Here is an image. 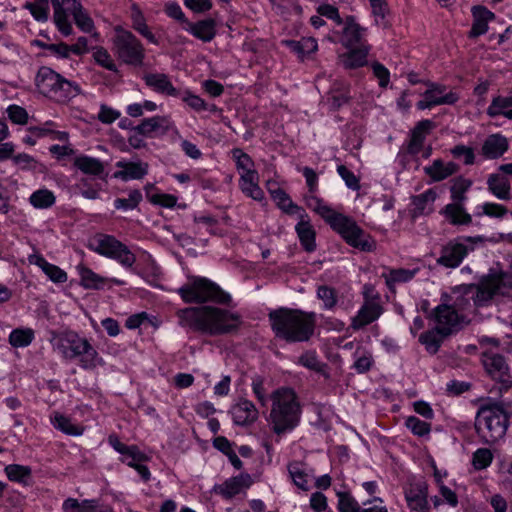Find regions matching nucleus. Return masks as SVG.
Here are the masks:
<instances>
[{
	"label": "nucleus",
	"instance_id": "680f3d73",
	"mask_svg": "<svg viewBox=\"0 0 512 512\" xmlns=\"http://www.w3.org/2000/svg\"><path fill=\"white\" fill-rule=\"evenodd\" d=\"M493 456L489 449L480 448L473 455V465L476 469H484L490 465Z\"/></svg>",
	"mask_w": 512,
	"mask_h": 512
},
{
	"label": "nucleus",
	"instance_id": "3c124183",
	"mask_svg": "<svg viewBox=\"0 0 512 512\" xmlns=\"http://www.w3.org/2000/svg\"><path fill=\"white\" fill-rule=\"evenodd\" d=\"M73 14L74 21L76 25L86 33H89L93 30L94 24L93 20L90 18V16L83 10L82 5L76 6L75 9H72L70 11Z\"/></svg>",
	"mask_w": 512,
	"mask_h": 512
},
{
	"label": "nucleus",
	"instance_id": "e2e57ef3",
	"mask_svg": "<svg viewBox=\"0 0 512 512\" xmlns=\"http://www.w3.org/2000/svg\"><path fill=\"white\" fill-rule=\"evenodd\" d=\"M452 155L457 159H463L464 164L471 165L474 163V151L465 145H457L451 150Z\"/></svg>",
	"mask_w": 512,
	"mask_h": 512
},
{
	"label": "nucleus",
	"instance_id": "7c9ffc66",
	"mask_svg": "<svg viewBox=\"0 0 512 512\" xmlns=\"http://www.w3.org/2000/svg\"><path fill=\"white\" fill-rule=\"evenodd\" d=\"M443 214L452 225H469L472 222V217L466 212L463 203L447 204Z\"/></svg>",
	"mask_w": 512,
	"mask_h": 512
},
{
	"label": "nucleus",
	"instance_id": "c9c22d12",
	"mask_svg": "<svg viewBox=\"0 0 512 512\" xmlns=\"http://www.w3.org/2000/svg\"><path fill=\"white\" fill-rule=\"evenodd\" d=\"M446 336H442L441 332L438 331V327L423 332L419 336V342L425 346V349L430 354H436Z\"/></svg>",
	"mask_w": 512,
	"mask_h": 512
},
{
	"label": "nucleus",
	"instance_id": "69168bd1",
	"mask_svg": "<svg viewBox=\"0 0 512 512\" xmlns=\"http://www.w3.org/2000/svg\"><path fill=\"white\" fill-rule=\"evenodd\" d=\"M372 71L374 76L379 80V85L383 88L387 87L390 80L389 70L379 62L372 64Z\"/></svg>",
	"mask_w": 512,
	"mask_h": 512
},
{
	"label": "nucleus",
	"instance_id": "aec40b11",
	"mask_svg": "<svg viewBox=\"0 0 512 512\" xmlns=\"http://www.w3.org/2000/svg\"><path fill=\"white\" fill-rule=\"evenodd\" d=\"M75 359L78 360L79 366L85 370H92L97 366L104 364L103 359L88 339L74 354H72V361Z\"/></svg>",
	"mask_w": 512,
	"mask_h": 512
},
{
	"label": "nucleus",
	"instance_id": "6e6d98bb",
	"mask_svg": "<svg viewBox=\"0 0 512 512\" xmlns=\"http://www.w3.org/2000/svg\"><path fill=\"white\" fill-rule=\"evenodd\" d=\"M405 425L414 435L419 437L426 436L431 431V425L429 423L415 416H409L405 421Z\"/></svg>",
	"mask_w": 512,
	"mask_h": 512
},
{
	"label": "nucleus",
	"instance_id": "4468645a",
	"mask_svg": "<svg viewBox=\"0 0 512 512\" xmlns=\"http://www.w3.org/2000/svg\"><path fill=\"white\" fill-rule=\"evenodd\" d=\"M133 130L139 135L149 138L163 136L170 130H174V132L179 135L178 130L174 126V122L169 116L158 115L146 118L142 120L140 124L133 127Z\"/></svg>",
	"mask_w": 512,
	"mask_h": 512
},
{
	"label": "nucleus",
	"instance_id": "0eeeda50",
	"mask_svg": "<svg viewBox=\"0 0 512 512\" xmlns=\"http://www.w3.org/2000/svg\"><path fill=\"white\" fill-rule=\"evenodd\" d=\"M35 85L41 94L57 102H66L81 92L77 83L68 81L46 66L38 70Z\"/></svg>",
	"mask_w": 512,
	"mask_h": 512
},
{
	"label": "nucleus",
	"instance_id": "473e14b6",
	"mask_svg": "<svg viewBox=\"0 0 512 512\" xmlns=\"http://www.w3.org/2000/svg\"><path fill=\"white\" fill-rule=\"evenodd\" d=\"M306 215H301L300 222L296 225V232L298 234L301 245L307 252H313L316 249L315 231L308 220L305 219Z\"/></svg>",
	"mask_w": 512,
	"mask_h": 512
},
{
	"label": "nucleus",
	"instance_id": "a18cd8bd",
	"mask_svg": "<svg viewBox=\"0 0 512 512\" xmlns=\"http://www.w3.org/2000/svg\"><path fill=\"white\" fill-rule=\"evenodd\" d=\"M37 264L44 273L55 283H64L67 280V274L58 266L48 263L44 258L39 257Z\"/></svg>",
	"mask_w": 512,
	"mask_h": 512
},
{
	"label": "nucleus",
	"instance_id": "ea45409f",
	"mask_svg": "<svg viewBox=\"0 0 512 512\" xmlns=\"http://www.w3.org/2000/svg\"><path fill=\"white\" fill-rule=\"evenodd\" d=\"M417 270H409L404 268L392 269L388 273H383L386 285L392 289L397 283H405L413 279Z\"/></svg>",
	"mask_w": 512,
	"mask_h": 512
},
{
	"label": "nucleus",
	"instance_id": "de8ad7c7",
	"mask_svg": "<svg viewBox=\"0 0 512 512\" xmlns=\"http://www.w3.org/2000/svg\"><path fill=\"white\" fill-rule=\"evenodd\" d=\"M93 58L95 62L101 67L112 72L118 71L117 65L115 64L112 56L104 47H95L93 51Z\"/></svg>",
	"mask_w": 512,
	"mask_h": 512
},
{
	"label": "nucleus",
	"instance_id": "ddd939ff",
	"mask_svg": "<svg viewBox=\"0 0 512 512\" xmlns=\"http://www.w3.org/2000/svg\"><path fill=\"white\" fill-rule=\"evenodd\" d=\"M482 363L490 377L501 383L503 388L508 389L512 386L510 369L502 355L492 352L483 353Z\"/></svg>",
	"mask_w": 512,
	"mask_h": 512
},
{
	"label": "nucleus",
	"instance_id": "c03bdc74",
	"mask_svg": "<svg viewBox=\"0 0 512 512\" xmlns=\"http://www.w3.org/2000/svg\"><path fill=\"white\" fill-rule=\"evenodd\" d=\"M298 363L320 374H325V369L327 367L325 363L319 360L315 351H306L303 353L299 357Z\"/></svg>",
	"mask_w": 512,
	"mask_h": 512
},
{
	"label": "nucleus",
	"instance_id": "4be33fe9",
	"mask_svg": "<svg viewBox=\"0 0 512 512\" xmlns=\"http://www.w3.org/2000/svg\"><path fill=\"white\" fill-rule=\"evenodd\" d=\"M231 414L234 423L240 426L249 425L258 418V411L255 405L246 399H242L232 406Z\"/></svg>",
	"mask_w": 512,
	"mask_h": 512
},
{
	"label": "nucleus",
	"instance_id": "c756f323",
	"mask_svg": "<svg viewBox=\"0 0 512 512\" xmlns=\"http://www.w3.org/2000/svg\"><path fill=\"white\" fill-rule=\"evenodd\" d=\"M487 185L489 191L500 200L511 199V188L509 179L502 174H491L488 177Z\"/></svg>",
	"mask_w": 512,
	"mask_h": 512
},
{
	"label": "nucleus",
	"instance_id": "603ef678",
	"mask_svg": "<svg viewBox=\"0 0 512 512\" xmlns=\"http://www.w3.org/2000/svg\"><path fill=\"white\" fill-rule=\"evenodd\" d=\"M317 297L323 301L325 309H333L337 304V292L327 285H320L317 288Z\"/></svg>",
	"mask_w": 512,
	"mask_h": 512
},
{
	"label": "nucleus",
	"instance_id": "7ed1b4c3",
	"mask_svg": "<svg viewBox=\"0 0 512 512\" xmlns=\"http://www.w3.org/2000/svg\"><path fill=\"white\" fill-rule=\"evenodd\" d=\"M508 428V414L501 402L488 399L477 412L475 429L486 444L502 439Z\"/></svg>",
	"mask_w": 512,
	"mask_h": 512
},
{
	"label": "nucleus",
	"instance_id": "58836bf2",
	"mask_svg": "<svg viewBox=\"0 0 512 512\" xmlns=\"http://www.w3.org/2000/svg\"><path fill=\"white\" fill-rule=\"evenodd\" d=\"M54 9V21L58 30L64 35L69 36L72 34L73 28L67 19V15L60 0H51Z\"/></svg>",
	"mask_w": 512,
	"mask_h": 512
},
{
	"label": "nucleus",
	"instance_id": "b1692460",
	"mask_svg": "<svg viewBox=\"0 0 512 512\" xmlns=\"http://www.w3.org/2000/svg\"><path fill=\"white\" fill-rule=\"evenodd\" d=\"M473 24L469 31V38H477L488 31V22L494 19L493 12L484 6L472 7Z\"/></svg>",
	"mask_w": 512,
	"mask_h": 512
},
{
	"label": "nucleus",
	"instance_id": "2f4dec72",
	"mask_svg": "<svg viewBox=\"0 0 512 512\" xmlns=\"http://www.w3.org/2000/svg\"><path fill=\"white\" fill-rule=\"evenodd\" d=\"M508 149L507 139L501 135L489 136L482 146V153L487 158L496 159L502 156Z\"/></svg>",
	"mask_w": 512,
	"mask_h": 512
},
{
	"label": "nucleus",
	"instance_id": "e433bc0d",
	"mask_svg": "<svg viewBox=\"0 0 512 512\" xmlns=\"http://www.w3.org/2000/svg\"><path fill=\"white\" fill-rule=\"evenodd\" d=\"M54 427L65 434L72 436L82 435L84 428L72 423L71 419L55 412L51 418Z\"/></svg>",
	"mask_w": 512,
	"mask_h": 512
},
{
	"label": "nucleus",
	"instance_id": "bb28decb",
	"mask_svg": "<svg viewBox=\"0 0 512 512\" xmlns=\"http://www.w3.org/2000/svg\"><path fill=\"white\" fill-rule=\"evenodd\" d=\"M405 497L408 506L419 512H425L428 509L427 502V485L425 483H416L411 485L406 491Z\"/></svg>",
	"mask_w": 512,
	"mask_h": 512
},
{
	"label": "nucleus",
	"instance_id": "4c0bfd02",
	"mask_svg": "<svg viewBox=\"0 0 512 512\" xmlns=\"http://www.w3.org/2000/svg\"><path fill=\"white\" fill-rule=\"evenodd\" d=\"M29 202L36 209H48L55 204L56 197L48 189H39L30 195Z\"/></svg>",
	"mask_w": 512,
	"mask_h": 512
},
{
	"label": "nucleus",
	"instance_id": "1a4fd4ad",
	"mask_svg": "<svg viewBox=\"0 0 512 512\" xmlns=\"http://www.w3.org/2000/svg\"><path fill=\"white\" fill-rule=\"evenodd\" d=\"M87 247L99 255L118 261L126 268H131L136 262V256L128 246L109 234H95L89 239Z\"/></svg>",
	"mask_w": 512,
	"mask_h": 512
},
{
	"label": "nucleus",
	"instance_id": "8fccbe9b",
	"mask_svg": "<svg viewBox=\"0 0 512 512\" xmlns=\"http://www.w3.org/2000/svg\"><path fill=\"white\" fill-rule=\"evenodd\" d=\"M142 201V194L139 190L134 189L129 192L128 198H117L114 201L116 209L132 210L135 209Z\"/></svg>",
	"mask_w": 512,
	"mask_h": 512
},
{
	"label": "nucleus",
	"instance_id": "49530a36",
	"mask_svg": "<svg viewBox=\"0 0 512 512\" xmlns=\"http://www.w3.org/2000/svg\"><path fill=\"white\" fill-rule=\"evenodd\" d=\"M34 338V332L32 329H15L9 335V343L13 347H26Z\"/></svg>",
	"mask_w": 512,
	"mask_h": 512
},
{
	"label": "nucleus",
	"instance_id": "5701e85b",
	"mask_svg": "<svg viewBox=\"0 0 512 512\" xmlns=\"http://www.w3.org/2000/svg\"><path fill=\"white\" fill-rule=\"evenodd\" d=\"M239 188L243 194L256 201H262L264 199V192L259 186V174L257 171L241 173Z\"/></svg>",
	"mask_w": 512,
	"mask_h": 512
},
{
	"label": "nucleus",
	"instance_id": "f3484780",
	"mask_svg": "<svg viewBox=\"0 0 512 512\" xmlns=\"http://www.w3.org/2000/svg\"><path fill=\"white\" fill-rule=\"evenodd\" d=\"M382 313L383 307L377 299H367L356 316L352 318L351 328L353 330H360L376 321Z\"/></svg>",
	"mask_w": 512,
	"mask_h": 512
},
{
	"label": "nucleus",
	"instance_id": "09e8293b",
	"mask_svg": "<svg viewBox=\"0 0 512 512\" xmlns=\"http://www.w3.org/2000/svg\"><path fill=\"white\" fill-rule=\"evenodd\" d=\"M232 158L235 161L236 167L238 170H241L242 173L248 172V171H256L254 167V162L252 158L245 153L240 148H234L231 151Z\"/></svg>",
	"mask_w": 512,
	"mask_h": 512
},
{
	"label": "nucleus",
	"instance_id": "6ab92c4d",
	"mask_svg": "<svg viewBox=\"0 0 512 512\" xmlns=\"http://www.w3.org/2000/svg\"><path fill=\"white\" fill-rule=\"evenodd\" d=\"M251 485V476L247 473H244L236 477L229 478L222 484L215 485L213 491L225 499H231L244 489L249 488Z\"/></svg>",
	"mask_w": 512,
	"mask_h": 512
},
{
	"label": "nucleus",
	"instance_id": "a878e982",
	"mask_svg": "<svg viewBox=\"0 0 512 512\" xmlns=\"http://www.w3.org/2000/svg\"><path fill=\"white\" fill-rule=\"evenodd\" d=\"M346 53L340 54L338 59L339 63L345 69H357L367 64V55L370 50L369 45H362V47L349 48Z\"/></svg>",
	"mask_w": 512,
	"mask_h": 512
},
{
	"label": "nucleus",
	"instance_id": "864d4df0",
	"mask_svg": "<svg viewBox=\"0 0 512 512\" xmlns=\"http://www.w3.org/2000/svg\"><path fill=\"white\" fill-rule=\"evenodd\" d=\"M5 472L8 479L14 482H25L31 476L30 467L17 464L6 466Z\"/></svg>",
	"mask_w": 512,
	"mask_h": 512
},
{
	"label": "nucleus",
	"instance_id": "13d9d810",
	"mask_svg": "<svg viewBox=\"0 0 512 512\" xmlns=\"http://www.w3.org/2000/svg\"><path fill=\"white\" fill-rule=\"evenodd\" d=\"M289 474L296 486L307 489V475L304 473L301 463L293 462L288 466Z\"/></svg>",
	"mask_w": 512,
	"mask_h": 512
},
{
	"label": "nucleus",
	"instance_id": "bf43d9fd",
	"mask_svg": "<svg viewBox=\"0 0 512 512\" xmlns=\"http://www.w3.org/2000/svg\"><path fill=\"white\" fill-rule=\"evenodd\" d=\"M436 199V192L432 189L426 190L413 198V205L417 213H424L427 205L432 204Z\"/></svg>",
	"mask_w": 512,
	"mask_h": 512
},
{
	"label": "nucleus",
	"instance_id": "39448f33",
	"mask_svg": "<svg viewBox=\"0 0 512 512\" xmlns=\"http://www.w3.org/2000/svg\"><path fill=\"white\" fill-rule=\"evenodd\" d=\"M316 213L325 219L332 229L339 233L349 245L365 252H370L375 248V242L372 238L365 234L352 218L335 212L324 202H322Z\"/></svg>",
	"mask_w": 512,
	"mask_h": 512
},
{
	"label": "nucleus",
	"instance_id": "dca6fc26",
	"mask_svg": "<svg viewBox=\"0 0 512 512\" xmlns=\"http://www.w3.org/2000/svg\"><path fill=\"white\" fill-rule=\"evenodd\" d=\"M86 340V338L79 336L73 331H66L54 335L51 342L65 360L72 361V354H74Z\"/></svg>",
	"mask_w": 512,
	"mask_h": 512
},
{
	"label": "nucleus",
	"instance_id": "f03ea898",
	"mask_svg": "<svg viewBox=\"0 0 512 512\" xmlns=\"http://www.w3.org/2000/svg\"><path fill=\"white\" fill-rule=\"evenodd\" d=\"M269 321L277 338L289 343L306 342L314 334L316 314L298 309L279 308L269 313Z\"/></svg>",
	"mask_w": 512,
	"mask_h": 512
},
{
	"label": "nucleus",
	"instance_id": "cd10ccee",
	"mask_svg": "<svg viewBox=\"0 0 512 512\" xmlns=\"http://www.w3.org/2000/svg\"><path fill=\"white\" fill-rule=\"evenodd\" d=\"M116 166L122 170L115 172L114 177L124 181L142 179L148 173V164L143 162L119 161Z\"/></svg>",
	"mask_w": 512,
	"mask_h": 512
},
{
	"label": "nucleus",
	"instance_id": "20e7f679",
	"mask_svg": "<svg viewBox=\"0 0 512 512\" xmlns=\"http://www.w3.org/2000/svg\"><path fill=\"white\" fill-rule=\"evenodd\" d=\"M270 420L273 431L280 435L294 429L300 419V405L296 393L290 388H279L272 395Z\"/></svg>",
	"mask_w": 512,
	"mask_h": 512
},
{
	"label": "nucleus",
	"instance_id": "72a5a7b5",
	"mask_svg": "<svg viewBox=\"0 0 512 512\" xmlns=\"http://www.w3.org/2000/svg\"><path fill=\"white\" fill-rule=\"evenodd\" d=\"M487 114L490 117L503 115L508 119H512V93L506 97H494L487 108Z\"/></svg>",
	"mask_w": 512,
	"mask_h": 512
},
{
	"label": "nucleus",
	"instance_id": "f8f14e48",
	"mask_svg": "<svg viewBox=\"0 0 512 512\" xmlns=\"http://www.w3.org/2000/svg\"><path fill=\"white\" fill-rule=\"evenodd\" d=\"M427 90L422 94L423 99L418 101L416 107L419 110L431 109L438 105H453L459 100L455 92L446 93V86L427 82Z\"/></svg>",
	"mask_w": 512,
	"mask_h": 512
},
{
	"label": "nucleus",
	"instance_id": "6e6552de",
	"mask_svg": "<svg viewBox=\"0 0 512 512\" xmlns=\"http://www.w3.org/2000/svg\"><path fill=\"white\" fill-rule=\"evenodd\" d=\"M112 39V50L126 65L141 67L144 64L145 49L140 40L130 31L116 26Z\"/></svg>",
	"mask_w": 512,
	"mask_h": 512
},
{
	"label": "nucleus",
	"instance_id": "4d7b16f0",
	"mask_svg": "<svg viewBox=\"0 0 512 512\" xmlns=\"http://www.w3.org/2000/svg\"><path fill=\"white\" fill-rule=\"evenodd\" d=\"M33 17L38 21H46L48 18L49 6L48 0H37L36 2H28L25 4Z\"/></svg>",
	"mask_w": 512,
	"mask_h": 512
},
{
	"label": "nucleus",
	"instance_id": "774afa93",
	"mask_svg": "<svg viewBox=\"0 0 512 512\" xmlns=\"http://www.w3.org/2000/svg\"><path fill=\"white\" fill-rule=\"evenodd\" d=\"M80 512H113L110 507L101 506L98 500H83L80 502Z\"/></svg>",
	"mask_w": 512,
	"mask_h": 512
},
{
	"label": "nucleus",
	"instance_id": "c85d7f7f",
	"mask_svg": "<svg viewBox=\"0 0 512 512\" xmlns=\"http://www.w3.org/2000/svg\"><path fill=\"white\" fill-rule=\"evenodd\" d=\"M459 169V166L454 162L445 163L441 159L433 161L432 165L424 167V172L433 181H442L449 176L455 174Z\"/></svg>",
	"mask_w": 512,
	"mask_h": 512
},
{
	"label": "nucleus",
	"instance_id": "393cba45",
	"mask_svg": "<svg viewBox=\"0 0 512 512\" xmlns=\"http://www.w3.org/2000/svg\"><path fill=\"white\" fill-rule=\"evenodd\" d=\"M183 29L203 42H210L216 36V22L212 18L200 20L196 23L188 21Z\"/></svg>",
	"mask_w": 512,
	"mask_h": 512
},
{
	"label": "nucleus",
	"instance_id": "a211bd4d",
	"mask_svg": "<svg viewBox=\"0 0 512 512\" xmlns=\"http://www.w3.org/2000/svg\"><path fill=\"white\" fill-rule=\"evenodd\" d=\"M366 29L356 23L353 16H348L344 22L340 42L346 48L362 47L367 45L364 39Z\"/></svg>",
	"mask_w": 512,
	"mask_h": 512
},
{
	"label": "nucleus",
	"instance_id": "5fc2aeb1",
	"mask_svg": "<svg viewBox=\"0 0 512 512\" xmlns=\"http://www.w3.org/2000/svg\"><path fill=\"white\" fill-rule=\"evenodd\" d=\"M338 510L339 512H361L359 503L348 492H338Z\"/></svg>",
	"mask_w": 512,
	"mask_h": 512
},
{
	"label": "nucleus",
	"instance_id": "a19ab883",
	"mask_svg": "<svg viewBox=\"0 0 512 512\" xmlns=\"http://www.w3.org/2000/svg\"><path fill=\"white\" fill-rule=\"evenodd\" d=\"M271 197L277 206L288 214H294L303 211L299 206L294 204L289 195L281 188L270 190Z\"/></svg>",
	"mask_w": 512,
	"mask_h": 512
},
{
	"label": "nucleus",
	"instance_id": "423d86ee",
	"mask_svg": "<svg viewBox=\"0 0 512 512\" xmlns=\"http://www.w3.org/2000/svg\"><path fill=\"white\" fill-rule=\"evenodd\" d=\"M178 293L185 303L214 302L228 305L231 302L228 293L205 277H188V281L178 289Z\"/></svg>",
	"mask_w": 512,
	"mask_h": 512
},
{
	"label": "nucleus",
	"instance_id": "412c9836",
	"mask_svg": "<svg viewBox=\"0 0 512 512\" xmlns=\"http://www.w3.org/2000/svg\"><path fill=\"white\" fill-rule=\"evenodd\" d=\"M145 84L153 91L167 96L177 97L179 91L164 73H147L143 76Z\"/></svg>",
	"mask_w": 512,
	"mask_h": 512
},
{
	"label": "nucleus",
	"instance_id": "9b49d317",
	"mask_svg": "<svg viewBox=\"0 0 512 512\" xmlns=\"http://www.w3.org/2000/svg\"><path fill=\"white\" fill-rule=\"evenodd\" d=\"M434 318L438 331L442 336H449L464 327L465 317L460 315L455 307L447 304L438 305L434 309Z\"/></svg>",
	"mask_w": 512,
	"mask_h": 512
},
{
	"label": "nucleus",
	"instance_id": "052dcab7",
	"mask_svg": "<svg viewBox=\"0 0 512 512\" xmlns=\"http://www.w3.org/2000/svg\"><path fill=\"white\" fill-rule=\"evenodd\" d=\"M133 28L144 38H146L150 43L156 45L158 44V39L150 31L149 27L146 25L143 19V16L140 13H137L133 16Z\"/></svg>",
	"mask_w": 512,
	"mask_h": 512
},
{
	"label": "nucleus",
	"instance_id": "79ce46f5",
	"mask_svg": "<svg viewBox=\"0 0 512 512\" xmlns=\"http://www.w3.org/2000/svg\"><path fill=\"white\" fill-rule=\"evenodd\" d=\"M472 181L463 177H457L453 180L450 188L451 199L453 203H463L466 201V192L470 189Z\"/></svg>",
	"mask_w": 512,
	"mask_h": 512
},
{
	"label": "nucleus",
	"instance_id": "2eb2a0df",
	"mask_svg": "<svg viewBox=\"0 0 512 512\" xmlns=\"http://www.w3.org/2000/svg\"><path fill=\"white\" fill-rule=\"evenodd\" d=\"M471 250H473L472 247L467 246L458 239L449 241L442 247L437 263L446 268H456Z\"/></svg>",
	"mask_w": 512,
	"mask_h": 512
},
{
	"label": "nucleus",
	"instance_id": "f704fd0d",
	"mask_svg": "<svg viewBox=\"0 0 512 512\" xmlns=\"http://www.w3.org/2000/svg\"><path fill=\"white\" fill-rule=\"evenodd\" d=\"M74 165L85 174L99 176L104 172L103 163L93 157L81 155L75 158Z\"/></svg>",
	"mask_w": 512,
	"mask_h": 512
},
{
	"label": "nucleus",
	"instance_id": "37998d69",
	"mask_svg": "<svg viewBox=\"0 0 512 512\" xmlns=\"http://www.w3.org/2000/svg\"><path fill=\"white\" fill-rule=\"evenodd\" d=\"M81 285L86 289H99L105 283V279L93 272L91 269L79 266Z\"/></svg>",
	"mask_w": 512,
	"mask_h": 512
},
{
	"label": "nucleus",
	"instance_id": "9d476101",
	"mask_svg": "<svg viewBox=\"0 0 512 512\" xmlns=\"http://www.w3.org/2000/svg\"><path fill=\"white\" fill-rule=\"evenodd\" d=\"M434 128L435 123L431 120L419 121L410 131L409 140L404 148L405 152L414 157L421 153L424 159L429 158L432 154V147L425 146V140Z\"/></svg>",
	"mask_w": 512,
	"mask_h": 512
},
{
	"label": "nucleus",
	"instance_id": "0e129e2a",
	"mask_svg": "<svg viewBox=\"0 0 512 512\" xmlns=\"http://www.w3.org/2000/svg\"><path fill=\"white\" fill-rule=\"evenodd\" d=\"M337 172L345 181L348 188L352 190H358L360 188L359 179L345 165H339Z\"/></svg>",
	"mask_w": 512,
	"mask_h": 512
},
{
	"label": "nucleus",
	"instance_id": "338daca9",
	"mask_svg": "<svg viewBox=\"0 0 512 512\" xmlns=\"http://www.w3.org/2000/svg\"><path fill=\"white\" fill-rule=\"evenodd\" d=\"M10 120L16 124H25L28 119L26 110L18 105H10L7 109Z\"/></svg>",
	"mask_w": 512,
	"mask_h": 512
},
{
	"label": "nucleus",
	"instance_id": "f257e3e1",
	"mask_svg": "<svg viewBox=\"0 0 512 512\" xmlns=\"http://www.w3.org/2000/svg\"><path fill=\"white\" fill-rule=\"evenodd\" d=\"M177 316L181 326L212 336L236 331L241 324L238 314L213 306L180 309Z\"/></svg>",
	"mask_w": 512,
	"mask_h": 512
}]
</instances>
